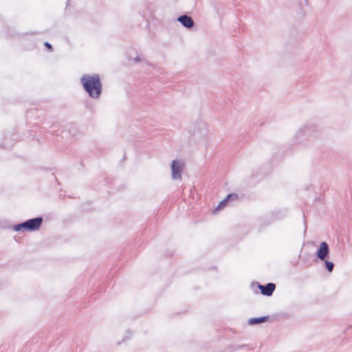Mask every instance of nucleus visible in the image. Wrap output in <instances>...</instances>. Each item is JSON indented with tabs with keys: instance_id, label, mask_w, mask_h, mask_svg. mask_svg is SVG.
<instances>
[{
	"instance_id": "f257e3e1",
	"label": "nucleus",
	"mask_w": 352,
	"mask_h": 352,
	"mask_svg": "<svg viewBox=\"0 0 352 352\" xmlns=\"http://www.w3.org/2000/svg\"><path fill=\"white\" fill-rule=\"evenodd\" d=\"M80 83L90 98L93 99L100 98L102 85L98 74H84L80 78Z\"/></svg>"
},
{
	"instance_id": "f03ea898",
	"label": "nucleus",
	"mask_w": 352,
	"mask_h": 352,
	"mask_svg": "<svg viewBox=\"0 0 352 352\" xmlns=\"http://www.w3.org/2000/svg\"><path fill=\"white\" fill-rule=\"evenodd\" d=\"M43 219L42 217H37L28 219L23 222L15 224L12 230L15 232H34L41 228Z\"/></svg>"
},
{
	"instance_id": "7ed1b4c3",
	"label": "nucleus",
	"mask_w": 352,
	"mask_h": 352,
	"mask_svg": "<svg viewBox=\"0 0 352 352\" xmlns=\"http://www.w3.org/2000/svg\"><path fill=\"white\" fill-rule=\"evenodd\" d=\"M318 131V127L314 124L306 125L294 135V140L298 144H305L314 138V134Z\"/></svg>"
},
{
	"instance_id": "20e7f679",
	"label": "nucleus",
	"mask_w": 352,
	"mask_h": 352,
	"mask_svg": "<svg viewBox=\"0 0 352 352\" xmlns=\"http://www.w3.org/2000/svg\"><path fill=\"white\" fill-rule=\"evenodd\" d=\"M171 177L173 179L177 180L182 178V172L184 168V163L177 160L172 161L171 166Z\"/></svg>"
},
{
	"instance_id": "39448f33",
	"label": "nucleus",
	"mask_w": 352,
	"mask_h": 352,
	"mask_svg": "<svg viewBox=\"0 0 352 352\" xmlns=\"http://www.w3.org/2000/svg\"><path fill=\"white\" fill-rule=\"evenodd\" d=\"M329 246L325 241L320 243L318 249L316 251V255L317 258L320 261H325L329 257Z\"/></svg>"
},
{
	"instance_id": "423d86ee",
	"label": "nucleus",
	"mask_w": 352,
	"mask_h": 352,
	"mask_svg": "<svg viewBox=\"0 0 352 352\" xmlns=\"http://www.w3.org/2000/svg\"><path fill=\"white\" fill-rule=\"evenodd\" d=\"M255 285L261 290V293L265 296H271L276 289V285L273 283H268L266 285L256 283Z\"/></svg>"
},
{
	"instance_id": "0eeeda50",
	"label": "nucleus",
	"mask_w": 352,
	"mask_h": 352,
	"mask_svg": "<svg viewBox=\"0 0 352 352\" xmlns=\"http://www.w3.org/2000/svg\"><path fill=\"white\" fill-rule=\"evenodd\" d=\"M179 21L184 27L188 29L192 28L195 25L192 18L188 15L183 14L177 18Z\"/></svg>"
},
{
	"instance_id": "6e6552de",
	"label": "nucleus",
	"mask_w": 352,
	"mask_h": 352,
	"mask_svg": "<svg viewBox=\"0 0 352 352\" xmlns=\"http://www.w3.org/2000/svg\"><path fill=\"white\" fill-rule=\"evenodd\" d=\"M286 216V210H277L274 211L272 213V216L270 220L267 221V225L270 224L272 222L280 220L283 219Z\"/></svg>"
},
{
	"instance_id": "1a4fd4ad",
	"label": "nucleus",
	"mask_w": 352,
	"mask_h": 352,
	"mask_svg": "<svg viewBox=\"0 0 352 352\" xmlns=\"http://www.w3.org/2000/svg\"><path fill=\"white\" fill-rule=\"evenodd\" d=\"M270 316H264L261 317H256V318H251L248 320V324L249 325H256L261 323L266 322L269 320Z\"/></svg>"
},
{
	"instance_id": "9d476101",
	"label": "nucleus",
	"mask_w": 352,
	"mask_h": 352,
	"mask_svg": "<svg viewBox=\"0 0 352 352\" xmlns=\"http://www.w3.org/2000/svg\"><path fill=\"white\" fill-rule=\"evenodd\" d=\"M231 195H227L225 199H223L222 201H221L217 208H215V210H222L226 205L228 203V198L230 197Z\"/></svg>"
},
{
	"instance_id": "9b49d317",
	"label": "nucleus",
	"mask_w": 352,
	"mask_h": 352,
	"mask_svg": "<svg viewBox=\"0 0 352 352\" xmlns=\"http://www.w3.org/2000/svg\"><path fill=\"white\" fill-rule=\"evenodd\" d=\"M324 261L325 263V267H326L327 270L329 272H331L334 267V263L331 261H327V259H325V261Z\"/></svg>"
},
{
	"instance_id": "f8f14e48",
	"label": "nucleus",
	"mask_w": 352,
	"mask_h": 352,
	"mask_svg": "<svg viewBox=\"0 0 352 352\" xmlns=\"http://www.w3.org/2000/svg\"><path fill=\"white\" fill-rule=\"evenodd\" d=\"M228 195H231V197L228 198V202L230 201L236 200L238 197V195L234 193L228 194Z\"/></svg>"
},
{
	"instance_id": "ddd939ff",
	"label": "nucleus",
	"mask_w": 352,
	"mask_h": 352,
	"mask_svg": "<svg viewBox=\"0 0 352 352\" xmlns=\"http://www.w3.org/2000/svg\"><path fill=\"white\" fill-rule=\"evenodd\" d=\"M307 0H299V6L301 8H302L304 6H307Z\"/></svg>"
},
{
	"instance_id": "4468645a",
	"label": "nucleus",
	"mask_w": 352,
	"mask_h": 352,
	"mask_svg": "<svg viewBox=\"0 0 352 352\" xmlns=\"http://www.w3.org/2000/svg\"><path fill=\"white\" fill-rule=\"evenodd\" d=\"M44 46L50 50H52V45L49 42H45Z\"/></svg>"
},
{
	"instance_id": "2eb2a0df",
	"label": "nucleus",
	"mask_w": 352,
	"mask_h": 352,
	"mask_svg": "<svg viewBox=\"0 0 352 352\" xmlns=\"http://www.w3.org/2000/svg\"><path fill=\"white\" fill-rule=\"evenodd\" d=\"M243 346V345H237V346H234V350L239 349L242 348Z\"/></svg>"
},
{
	"instance_id": "dca6fc26",
	"label": "nucleus",
	"mask_w": 352,
	"mask_h": 352,
	"mask_svg": "<svg viewBox=\"0 0 352 352\" xmlns=\"http://www.w3.org/2000/svg\"><path fill=\"white\" fill-rule=\"evenodd\" d=\"M140 57H139V56H137V57H135V58H134V61H135V62H138V61H140Z\"/></svg>"
},
{
	"instance_id": "f3484780",
	"label": "nucleus",
	"mask_w": 352,
	"mask_h": 352,
	"mask_svg": "<svg viewBox=\"0 0 352 352\" xmlns=\"http://www.w3.org/2000/svg\"><path fill=\"white\" fill-rule=\"evenodd\" d=\"M127 333L129 334V338H130V336H131V333L129 331H127Z\"/></svg>"
}]
</instances>
